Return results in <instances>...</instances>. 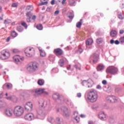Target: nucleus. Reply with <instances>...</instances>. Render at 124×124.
<instances>
[{
	"instance_id": "bf43d9fd",
	"label": "nucleus",
	"mask_w": 124,
	"mask_h": 124,
	"mask_svg": "<svg viewBox=\"0 0 124 124\" xmlns=\"http://www.w3.org/2000/svg\"><path fill=\"white\" fill-rule=\"evenodd\" d=\"M6 98L8 100H12V96L7 97Z\"/></svg>"
},
{
	"instance_id": "a18cd8bd",
	"label": "nucleus",
	"mask_w": 124,
	"mask_h": 124,
	"mask_svg": "<svg viewBox=\"0 0 124 124\" xmlns=\"http://www.w3.org/2000/svg\"><path fill=\"white\" fill-rule=\"evenodd\" d=\"M12 7H18V4L16 3H13L11 5Z\"/></svg>"
},
{
	"instance_id": "69168bd1",
	"label": "nucleus",
	"mask_w": 124,
	"mask_h": 124,
	"mask_svg": "<svg viewBox=\"0 0 124 124\" xmlns=\"http://www.w3.org/2000/svg\"><path fill=\"white\" fill-rule=\"evenodd\" d=\"M32 20H35V19H36V16H33L32 17H31Z\"/></svg>"
},
{
	"instance_id": "72a5a7b5",
	"label": "nucleus",
	"mask_w": 124,
	"mask_h": 124,
	"mask_svg": "<svg viewBox=\"0 0 124 124\" xmlns=\"http://www.w3.org/2000/svg\"><path fill=\"white\" fill-rule=\"evenodd\" d=\"M5 88H7V89H10V85L8 84H5L2 86V89L4 90Z\"/></svg>"
},
{
	"instance_id": "09e8293b",
	"label": "nucleus",
	"mask_w": 124,
	"mask_h": 124,
	"mask_svg": "<svg viewBox=\"0 0 124 124\" xmlns=\"http://www.w3.org/2000/svg\"><path fill=\"white\" fill-rule=\"evenodd\" d=\"M31 16L27 17V18L26 19L27 22H28V23H31Z\"/></svg>"
},
{
	"instance_id": "f257e3e1",
	"label": "nucleus",
	"mask_w": 124,
	"mask_h": 124,
	"mask_svg": "<svg viewBox=\"0 0 124 124\" xmlns=\"http://www.w3.org/2000/svg\"><path fill=\"white\" fill-rule=\"evenodd\" d=\"M14 113L16 117H20L24 113V108L21 106H17L14 108Z\"/></svg>"
},
{
	"instance_id": "39448f33",
	"label": "nucleus",
	"mask_w": 124,
	"mask_h": 124,
	"mask_svg": "<svg viewBox=\"0 0 124 124\" xmlns=\"http://www.w3.org/2000/svg\"><path fill=\"white\" fill-rule=\"evenodd\" d=\"M4 50L1 51L0 53V60H7L10 57V53L9 52H7Z\"/></svg>"
},
{
	"instance_id": "ddd939ff",
	"label": "nucleus",
	"mask_w": 124,
	"mask_h": 124,
	"mask_svg": "<svg viewBox=\"0 0 124 124\" xmlns=\"http://www.w3.org/2000/svg\"><path fill=\"white\" fill-rule=\"evenodd\" d=\"M25 109L27 111H31L32 109V103L31 102H28L25 106Z\"/></svg>"
},
{
	"instance_id": "2f4dec72",
	"label": "nucleus",
	"mask_w": 124,
	"mask_h": 124,
	"mask_svg": "<svg viewBox=\"0 0 124 124\" xmlns=\"http://www.w3.org/2000/svg\"><path fill=\"white\" fill-rule=\"evenodd\" d=\"M103 41V39L102 38H98L96 39V43L97 44H100V43H102Z\"/></svg>"
},
{
	"instance_id": "dca6fc26",
	"label": "nucleus",
	"mask_w": 124,
	"mask_h": 124,
	"mask_svg": "<svg viewBox=\"0 0 124 124\" xmlns=\"http://www.w3.org/2000/svg\"><path fill=\"white\" fill-rule=\"evenodd\" d=\"M5 114L7 117L12 116V110L10 108H7L5 111Z\"/></svg>"
},
{
	"instance_id": "13d9d810",
	"label": "nucleus",
	"mask_w": 124,
	"mask_h": 124,
	"mask_svg": "<svg viewBox=\"0 0 124 124\" xmlns=\"http://www.w3.org/2000/svg\"><path fill=\"white\" fill-rule=\"evenodd\" d=\"M119 33H120V34H124V31L123 30H120Z\"/></svg>"
},
{
	"instance_id": "58836bf2",
	"label": "nucleus",
	"mask_w": 124,
	"mask_h": 124,
	"mask_svg": "<svg viewBox=\"0 0 124 124\" xmlns=\"http://www.w3.org/2000/svg\"><path fill=\"white\" fill-rule=\"evenodd\" d=\"M46 4H48V1L42 2L41 3H40L38 4V6H41V5H46Z\"/></svg>"
},
{
	"instance_id": "603ef678",
	"label": "nucleus",
	"mask_w": 124,
	"mask_h": 124,
	"mask_svg": "<svg viewBox=\"0 0 124 124\" xmlns=\"http://www.w3.org/2000/svg\"><path fill=\"white\" fill-rule=\"evenodd\" d=\"M51 9H52V7L51 6H49V7L47 8L46 11L47 12H50V11H51Z\"/></svg>"
},
{
	"instance_id": "5fc2aeb1",
	"label": "nucleus",
	"mask_w": 124,
	"mask_h": 124,
	"mask_svg": "<svg viewBox=\"0 0 124 124\" xmlns=\"http://www.w3.org/2000/svg\"><path fill=\"white\" fill-rule=\"evenodd\" d=\"M102 83L103 85H107V81H106V80H104L102 81Z\"/></svg>"
},
{
	"instance_id": "5701e85b",
	"label": "nucleus",
	"mask_w": 124,
	"mask_h": 124,
	"mask_svg": "<svg viewBox=\"0 0 124 124\" xmlns=\"http://www.w3.org/2000/svg\"><path fill=\"white\" fill-rule=\"evenodd\" d=\"M110 44H114V43H115V44H116V45H119V44H120V41H119V40H116L115 41L113 39H111L110 41Z\"/></svg>"
},
{
	"instance_id": "a19ab883",
	"label": "nucleus",
	"mask_w": 124,
	"mask_h": 124,
	"mask_svg": "<svg viewBox=\"0 0 124 124\" xmlns=\"http://www.w3.org/2000/svg\"><path fill=\"white\" fill-rule=\"evenodd\" d=\"M27 17H31V16H32V13L31 12H28L26 14Z\"/></svg>"
},
{
	"instance_id": "1a4fd4ad",
	"label": "nucleus",
	"mask_w": 124,
	"mask_h": 124,
	"mask_svg": "<svg viewBox=\"0 0 124 124\" xmlns=\"http://www.w3.org/2000/svg\"><path fill=\"white\" fill-rule=\"evenodd\" d=\"M37 113L38 115L37 116V118L40 120H43V119H44V117L46 115V113H45V111H43L42 109H38Z\"/></svg>"
},
{
	"instance_id": "680f3d73",
	"label": "nucleus",
	"mask_w": 124,
	"mask_h": 124,
	"mask_svg": "<svg viewBox=\"0 0 124 124\" xmlns=\"http://www.w3.org/2000/svg\"><path fill=\"white\" fill-rule=\"evenodd\" d=\"M31 6H28L27 7L26 10H31Z\"/></svg>"
},
{
	"instance_id": "c03bdc74",
	"label": "nucleus",
	"mask_w": 124,
	"mask_h": 124,
	"mask_svg": "<svg viewBox=\"0 0 124 124\" xmlns=\"http://www.w3.org/2000/svg\"><path fill=\"white\" fill-rule=\"evenodd\" d=\"M81 84L82 86H85L84 84H89V82L87 80H84L81 82Z\"/></svg>"
},
{
	"instance_id": "c756f323",
	"label": "nucleus",
	"mask_w": 124,
	"mask_h": 124,
	"mask_svg": "<svg viewBox=\"0 0 124 124\" xmlns=\"http://www.w3.org/2000/svg\"><path fill=\"white\" fill-rule=\"evenodd\" d=\"M37 84L39 86H43V85H44V80L42 79H39L38 80Z\"/></svg>"
},
{
	"instance_id": "ea45409f",
	"label": "nucleus",
	"mask_w": 124,
	"mask_h": 124,
	"mask_svg": "<svg viewBox=\"0 0 124 124\" xmlns=\"http://www.w3.org/2000/svg\"><path fill=\"white\" fill-rule=\"evenodd\" d=\"M82 52H83V49L81 47H79L77 51L78 54H81Z\"/></svg>"
},
{
	"instance_id": "cd10ccee",
	"label": "nucleus",
	"mask_w": 124,
	"mask_h": 124,
	"mask_svg": "<svg viewBox=\"0 0 124 124\" xmlns=\"http://www.w3.org/2000/svg\"><path fill=\"white\" fill-rule=\"evenodd\" d=\"M25 53L26 54V56H27V57H31V56H32V54H31V53L28 51V49H26L25 50Z\"/></svg>"
},
{
	"instance_id": "8fccbe9b",
	"label": "nucleus",
	"mask_w": 124,
	"mask_h": 124,
	"mask_svg": "<svg viewBox=\"0 0 124 124\" xmlns=\"http://www.w3.org/2000/svg\"><path fill=\"white\" fill-rule=\"evenodd\" d=\"M53 120H54V118L52 117H49L48 118V120L49 123H52V121H53Z\"/></svg>"
},
{
	"instance_id": "4468645a",
	"label": "nucleus",
	"mask_w": 124,
	"mask_h": 124,
	"mask_svg": "<svg viewBox=\"0 0 124 124\" xmlns=\"http://www.w3.org/2000/svg\"><path fill=\"white\" fill-rule=\"evenodd\" d=\"M54 53L57 56H62V55L63 54V51H62V49L58 48L54 50Z\"/></svg>"
},
{
	"instance_id": "052dcab7",
	"label": "nucleus",
	"mask_w": 124,
	"mask_h": 124,
	"mask_svg": "<svg viewBox=\"0 0 124 124\" xmlns=\"http://www.w3.org/2000/svg\"><path fill=\"white\" fill-rule=\"evenodd\" d=\"M81 96H82V94L81 93H78L77 94L78 97H81Z\"/></svg>"
},
{
	"instance_id": "412c9836",
	"label": "nucleus",
	"mask_w": 124,
	"mask_h": 124,
	"mask_svg": "<svg viewBox=\"0 0 124 124\" xmlns=\"http://www.w3.org/2000/svg\"><path fill=\"white\" fill-rule=\"evenodd\" d=\"M93 39H89L86 41V45L87 48H88V46H90V45H92L93 44Z\"/></svg>"
},
{
	"instance_id": "aec40b11",
	"label": "nucleus",
	"mask_w": 124,
	"mask_h": 124,
	"mask_svg": "<svg viewBox=\"0 0 124 124\" xmlns=\"http://www.w3.org/2000/svg\"><path fill=\"white\" fill-rule=\"evenodd\" d=\"M105 68V66H104V65L102 64H100L97 67V71H101V70H103V69H104Z\"/></svg>"
},
{
	"instance_id": "2eb2a0df",
	"label": "nucleus",
	"mask_w": 124,
	"mask_h": 124,
	"mask_svg": "<svg viewBox=\"0 0 124 124\" xmlns=\"http://www.w3.org/2000/svg\"><path fill=\"white\" fill-rule=\"evenodd\" d=\"M98 118L102 121H105L106 120L105 119H106V115L104 114V112L101 111L98 114Z\"/></svg>"
},
{
	"instance_id": "c9c22d12",
	"label": "nucleus",
	"mask_w": 124,
	"mask_h": 124,
	"mask_svg": "<svg viewBox=\"0 0 124 124\" xmlns=\"http://www.w3.org/2000/svg\"><path fill=\"white\" fill-rule=\"evenodd\" d=\"M17 100H18V99L16 96H12V101H13L14 102H17Z\"/></svg>"
},
{
	"instance_id": "e2e57ef3",
	"label": "nucleus",
	"mask_w": 124,
	"mask_h": 124,
	"mask_svg": "<svg viewBox=\"0 0 124 124\" xmlns=\"http://www.w3.org/2000/svg\"><path fill=\"white\" fill-rule=\"evenodd\" d=\"M50 3L52 4V5H54V4H55V0H52L51 1Z\"/></svg>"
},
{
	"instance_id": "f8f14e48",
	"label": "nucleus",
	"mask_w": 124,
	"mask_h": 124,
	"mask_svg": "<svg viewBox=\"0 0 124 124\" xmlns=\"http://www.w3.org/2000/svg\"><path fill=\"white\" fill-rule=\"evenodd\" d=\"M14 60H15V62L18 64L19 63H21V62H20V60H21V61L23 62V61L25 60V58L23 57H21V56H19V55H16L14 57Z\"/></svg>"
},
{
	"instance_id": "6ab92c4d",
	"label": "nucleus",
	"mask_w": 124,
	"mask_h": 124,
	"mask_svg": "<svg viewBox=\"0 0 124 124\" xmlns=\"http://www.w3.org/2000/svg\"><path fill=\"white\" fill-rule=\"evenodd\" d=\"M117 34L118 32L115 30H112L110 32V35L111 37H116Z\"/></svg>"
},
{
	"instance_id": "37998d69",
	"label": "nucleus",
	"mask_w": 124,
	"mask_h": 124,
	"mask_svg": "<svg viewBox=\"0 0 124 124\" xmlns=\"http://www.w3.org/2000/svg\"><path fill=\"white\" fill-rule=\"evenodd\" d=\"M74 115L75 116L74 118H78V117H79V114L78 111H75L74 112Z\"/></svg>"
},
{
	"instance_id": "864d4df0",
	"label": "nucleus",
	"mask_w": 124,
	"mask_h": 124,
	"mask_svg": "<svg viewBox=\"0 0 124 124\" xmlns=\"http://www.w3.org/2000/svg\"><path fill=\"white\" fill-rule=\"evenodd\" d=\"M68 17V18H69V19L72 20V19L74 18V15L72 14L71 16H69Z\"/></svg>"
},
{
	"instance_id": "393cba45",
	"label": "nucleus",
	"mask_w": 124,
	"mask_h": 124,
	"mask_svg": "<svg viewBox=\"0 0 124 124\" xmlns=\"http://www.w3.org/2000/svg\"><path fill=\"white\" fill-rule=\"evenodd\" d=\"M61 119L60 117H57L56 120V124H63L62 121L61 120Z\"/></svg>"
},
{
	"instance_id": "6e6d98bb",
	"label": "nucleus",
	"mask_w": 124,
	"mask_h": 124,
	"mask_svg": "<svg viewBox=\"0 0 124 124\" xmlns=\"http://www.w3.org/2000/svg\"><path fill=\"white\" fill-rule=\"evenodd\" d=\"M118 18H119V19H120L121 20H123V19H124V18L123 17V16L121 15H118Z\"/></svg>"
},
{
	"instance_id": "f03ea898",
	"label": "nucleus",
	"mask_w": 124,
	"mask_h": 124,
	"mask_svg": "<svg viewBox=\"0 0 124 124\" xmlns=\"http://www.w3.org/2000/svg\"><path fill=\"white\" fill-rule=\"evenodd\" d=\"M88 99L90 100L91 102H94L97 99V93L94 92L93 90L90 91L88 96Z\"/></svg>"
},
{
	"instance_id": "f3484780",
	"label": "nucleus",
	"mask_w": 124,
	"mask_h": 124,
	"mask_svg": "<svg viewBox=\"0 0 124 124\" xmlns=\"http://www.w3.org/2000/svg\"><path fill=\"white\" fill-rule=\"evenodd\" d=\"M39 107L41 108H46L47 107V103L46 101L39 102Z\"/></svg>"
},
{
	"instance_id": "423d86ee",
	"label": "nucleus",
	"mask_w": 124,
	"mask_h": 124,
	"mask_svg": "<svg viewBox=\"0 0 124 124\" xmlns=\"http://www.w3.org/2000/svg\"><path fill=\"white\" fill-rule=\"evenodd\" d=\"M61 113L64 117L67 118L69 116V111L66 107H62L61 108Z\"/></svg>"
},
{
	"instance_id": "9d476101",
	"label": "nucleus",
	"mask_w": 124,
	"mask_h": 124,
	"mask_svg": "<svg viewBox=\"0 0 124 124\" xmlns=\"http://www.w3.org/2000/svg\"><path fill=\"white\" fill-rule=\"evenodd\" d=\"M106 100H107L108 102H110V103H113V102L115 103V102L118 101V99H117V97H116L115 96H108L106 97Z\"/></svg>"
},
{
	"instance_id": "49530a36",
	"label": "nucleus",
	"mask_w": 124,
	"mask_h": 124,
	"mask_svg": "<svg viewBox=\"0 0 124 124\" xmlns=\"http://www.w3.org/2000/svg\"><path fill=\"white\" fill-rule=\"evenodd\" d=\"M13 54H17V53H19V50L17 49H14L13 50Z\"/></svg>"
},
{
	"instance_id": "3c124183",
	"label": "nucleus",
	"mask_w": 124,
	"mask_h": 124,
	"mask_svg": "<svg viewBox=\"0 0 124 124\" xmlns=\"http://www.w3.org/2000/svg\"><path fill=\"white\" fill-rule=\"evenodd\" d=\"M120 41L121 43H124V36L120 38Z\"/></svg>"
},
{
	"instance_id": "f704fd0d",
	"label": "nucleus",
	"mask_w": 124,
	"mask_h": 124,
	"mask_svg": "<svg viewBox=\"0 0 124 124\" xmlns=\"http://www.w3.org/2000/svg\"><path fill=\"white\" fill-rule=\"evenodd\" d=\"M11 23V20L7 19L4 20V24L5 25H8V24H10Z\"/></svg>"
},
{
	"instance_id": "b1692460",
	"label": "nucleus",
	"mask_w": 124,
	"mask_h": 124,
	"mask_svg": "<svg viewBox=\"0 0 124 124\" xmlns=\"http://www.w3.org/2000/svg\"><path fill=\"white\" fill-rule=\"evenodd\" d=\"M108 122L109 124H114V123H115V119H114V116H110L109 117Z\"/></svg>"
},
{
	"instance_id": "e433bc0d",
	"label": "nucleus",
	"mask_w": 124,
	"mask_h": 124,
	"mask_svg": "<svg viewBox=\"0 0 124 124\" xmlns=\"http://www.w3.org/2000/svg\"><path fill=\"white\" fill-rule=\"evenodd\" d=\"M21 26L24 27L25 29H28V24L25 22H22L21 23Z\"/></svg>"
},
{
	"instance_id": "774afa93",
	"label": "nucleus",
	"mask_w": 124,
	"mask_h": 124,
	"mask_svg": "<svg viewBox=\"0 0 124 124\" xmlns=\"http://www.w3.org/2000/svg\"><path fill=\"white\" fill-rule=\"evenodd\" d=\"M96 88L98 89V90L101 89V86L99 85H97L96 87Z\"/></svg>"
},
{
	"instance_id": "c85d7f7f",
	"label": "nucleus",
	"mask_w": 124,
	"mask_h": 124,
	"mask_svg": "<svg viewBox=\"0 0 124 124\" xmlns=\"http://www.w3.org/2000/svg\"><path fill=\"white\" fill-rule=\"evenodd\" d=\"M39 50L40 53L41 57H45L46 56V53H45V52L42 50V49H39Z\"/></svg>"
},
{
	"instance_id": "7ed1b4c3",
	"label": "nucleus",
	"mask_w": 124,
	"mask_h": 124,
	"mask_svg": "<svg viewBox=\"0 0 124 124\" xmlns=\"http://www.w3.org/2000/svg\"><path fill=\"white\" fill-rule=\"evenodd\" d=\"M38 64L37 62L30 63L28 65L27 69L30 72H34L37 69H38Z\"/></svg>"
},
{
	"instance_id": "4d7b16f0",
	"label": "nucleus",
	"mask_w": 124,
	"mask_h": 124,
	"mask_svg": "<svg viewBox=\"0 0 124 124\" xmlns=\"http://www.w3.org/2000/svg\"><path fill=\"white\" fill-rule=\"evenodd\" d=\"M3 107V105H2V101L0 100V108Z\"/></svg>"
},
{
	"instance_id": "0eeeda50",
	"label": "nucleus",
	"mask_w": 124,
	"mask_h": 124,
	"mask_svg": "<svg viewBox=\"0 0 124 124\" xmlns=\"http://www.w3.org/2000/svg\"><path fill=\"white\" fill-rule=\"evenodd\" d=\"M35 93L37 94H45V95H48V92L45 91V89L37 88L35 89Z\"/></svg>"
},
{
	"instance_id": "20e7f679",
	"label": "nucleus",
	"mask_w": 124,
	"mask_h": 124,
	"mask_svg": "<svg viewBox=\"0 0 124 124\" xmlns=\"http://www.w3.org/2000/svg\"><path fill=\"white\" fill-rule=\"evenodd\" d=\"M118 71V68L113 66H109L106 70L107 73H109V74H112V75H117Z\"/></svg>"
},
{
	"instance_id": "de8ad7c7",
	"label": "nucleus",
	"mask_w": 124,
	"mask_h": 124,
	"mask_svg": "<svg viewBox=\"0 0 124 124\" xmlns=\"http://www.w3.org/2000/svg\"><path fill=\"white\" fill-rule=\"evenodd\" d=\"M74 67H75V69H77V70H81V68L78 67V66H77V65H74Z\"/></svg>"
},
{
	"instance_id": "9b49d317",
	"label": "nucleus",
	"mask_w": 124,
	"mask_h": 124,
	"mask_svg": "<svg viewBox=\"0 0 124 124\" xmlns=\"http://www.w3.org/2000/svg\"><path fill=\"white\" fill-rule=\"evenodd\" d=\"M24 119L26 121H32L34 119V115L31 113H27L25 115Z\"/></svg>"
},
{
	"instance_id": "338daca9",
	"label": "nucleus",
	"mask_w": 124,
	"mask_h": 124,
	"mask_svg": "<svg viewBox=\"0 0 124 124\" xmlns=\"http://www.w3.org/2000/svg\"><path fill=\"white\" fill-rule=\"evenodd\" d=\"M10 41V37H8L6 39V42H9Z\"/></svg>"
},
{
	"instance_id": "79ce46f5",
	"label": "nucleus",
	"mask_w": 124,
	"mask_h": 124,
	"mask_svg": "<svg viewBox=\"0 0 124 124\" xmlns=\"http://www.w3.org/2000/svg\"><path fill=\"white\" fill-rule=\"evenodd\" d=\"M74 120L76 121L77 124L79 123L80 122V117H74Z\"/></svg>"
},
{
	"instance_id": "a878e982",
	"label": "nucleus",
	"mask_w": 124,
	"mask_h": 124,
	"mask_svg": "<svg viewBox=\"0 0 124 124\" xmlns=\"http://www.w3.org/2000/svg\"><path fill=\"white\" fill-rule=\"evenodd\" d=\"M16 31H18L19 32H22L24 31V28L21 26H18L16 27Z\"/></svg>"
},
{
	"instance_id": "6e6552de",
	"label": "nucleus",
	"mask_w": 124,
	"mask_h": 124,
	"mask_svg": "<svg viewBox=\"0 0 124 124\" xmlns=\"http://www.w3.org/2000/svg\"><path fill=\"white\" fill-rule=\"evenodd\" d=\"M98 57L99 56H98V54H97V53H93L90 57V60H91V61H90V63L92 62V60H93V62L94 63H96V62H98V59H99Z\"/></svg>"
},
{
	"instance_id": "4c0bfd02",
	"label": "nucleus",
	"mask_w": 124,
	"mask_h": 124,
	"mask_svg": "<svg viewBox=\"0 0 124 124\" xmlns=\"http://www.w3.org/2000/svg\"><path fill=\"white\" fill-rule=\"evenodd\" d=\"M69 3L70 5L73 6V4L75 3V0H69Z\"/></svg>"
},
{
	"instance_id": "473e14b6",
	"label": "nucleus",
	"mask_w": 124,
	"mask_h": 124,
	"mask_svg": "<svg viewBox=\"0 0 124 124\" xmlns=\"http://www.w3.org/2000/svg\"><path fill=\"white\" fill-rule=\"evenodd\" d=\"M11 35L12 36V37H16V36L18 35V33H17V32H16L15 31H13L11 32Z\"/></svg>"
},
{
	"instance_id": "7c9ffc66",
	"label": "nucleus",
	"mask_w": 124,
	"mask_h": 124,
	"mask_svg": "<svg viewBox=\"0 0 124 124\" xmlns=\"http://www.w3.org/2000/svg\"><path fill=\"white\" fill-rule=\"evenodd\" d=\"M36 29H37V30H39V31H42V30H43V26H42V24H40L39 25H37L36 26Z\"/></svg>"
},
{
	"instance_id": "bb28decb",
	"label": "nucleus",
	"mask_w": 124,
	"mask_h": 124,
	"mask_svg": "<svg viewBox=\"0 0 124 124\" xmlns=\"http://www.w3.org/2000/svg\"><path fill=\"white\" fill-rule=\"evenodd\" d=\"M58 63L60 66L62 67L64 64V61L63 60V59H61L60 60H59Z\"/></svg>"
},
{
	"instance_id": "0e129e2a",
	"label": "nucleus",
	"mask_w": 124,
	"mask_h": 124,
	"mask_svg": "<svg viewBox=\"0 0 124 124\" xmlns=\"http://www.w3.org/2000/svg\"><path fill=\"white\" fill-rule=\"evenodd\" d=\"M59 13H60V11L59 10H57L55 12L54 14L56 15H58L59 14Z\"/></svg>"
},
{
	"instance_id": "a211bd4d",
	"label": "nucleus",
	"mask_w": 124,
	"mask_h": 124,
	"mask_svg": "<svg viewBox=\"0 0 124 124\" xmlns=\"http://www.w3.org/2000/svg\"><path fill=\"white\" fill-rule=\"evenodd\" d=\"M53 98L54 100H57V99H58V100H62V97L59 94L55 93L53 95Z\"/></svg>"
},
{
	"instance_id": "4be33fe9",
	"label": "nucleus",
	"mask_w": 124,
	"mask_h": 124,
	"mask_svg": "<svg viewBox=\"0 0 124 124\" xmlns=\"http://www.w3.org/2000/svg\"><path fill=\"white\" fill-rule=\"evenodd\" d=\"M82 23H83V19H81L80 20V21H78L77 23L76 27L78 29H80L81 28V26H82Z\"/></svg>"
}]
</instances>
